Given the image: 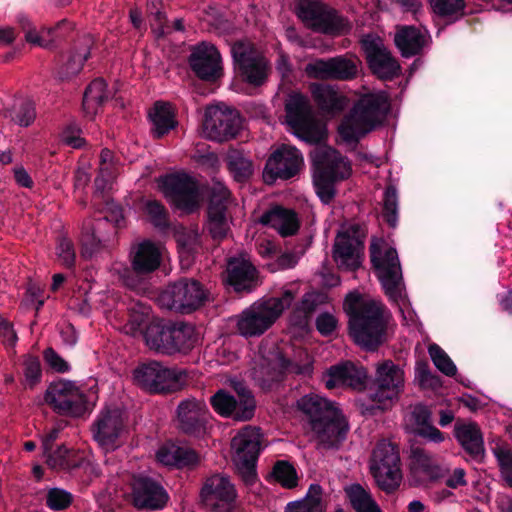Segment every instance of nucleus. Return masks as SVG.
Instances as JSON below:
<instances>
[{"label":"nucleus","mask_w":512,"mask_h":512,"mask_svg":"<svg viewBox=\"0 0 512 512\" xmlns=\"http://www.w3.org/2000/svg\"><path fill=\"white\" fill-rule=\"evenodd\" d=\"M349 317V335L367 351H375L385 342L387 320L384 306L374 300H364L357 292H350L344 300Z\"/></svg>","instance_id":"f257e3e1"},{"label":"nucleus","mask_w":512,"mask_h":512,"mask_svg":"<svg viewBox=\"0 0 512 512\" xmlns=\"http://www.w3.org/2000/svg\"><path fill=\"white\" fill-rule=\"evenodd\" d=\"M296 408L309 423L322 448L337 449L346 439L349 426L334 402L310 393L297 400Z\"/></svg>","instance_id":"f03ea898"},{"label":"nucleus","mask_w":512,"mask_h":512,"mask_svg":"<svg viewBox=\"0 0 512 512\" xmlns=\"http://www.w3.org/2000/svg\"><path fill=\"white\" fill-rule=\"evenodd\" d=\"M390 104L383 93L362 96L344 116L338 133L346 143H356L384 121Z\"/></svg>","instance_id":"7ed1b4c3"},{"label":"nucleus","mask_w":512,"mask_h":512,"mask_svg":"<svg viewBox=\"0 0 512 512\" xmlns=\"http://www.w3.org/2000/svg\"><path fill=\"white\" fill-rule=\"evenodd\" d=\"M403 369L392 360L376 365L375 377L369 392L359 400L363 414L377 415L393 406L404 390Z\"/></svg>","instance_id":"20e7f679"},{"label":"nucleus","mask_w":512,"mask_h":512,"mask_svg":"<svg viewBox=\"0 0 512 512\" xmlns=\"http://www.w3.org/2000/svg\"><path fill=\"white\" fill-rule=\"evenodd\" d=\"M311 159L316 194L324 204H329L336 195L335 183L350 177L351 163L331 147L315 148Z\"/></svg>","instance_id":"39448f33"},{"label":"nucleus","mask_w":512,"mask_h":512,"mask_svg":"<svg viewBox=\"0 0 512 512\" xmlns=\"http://www.w3.org/2000/svg\"><path fill=\"white\" fill-rule=\"evenodd\" d=\"M295 295V291L285 289L281 297H269L254 302L237 315L238 333L245 338L263 335L272 327L284 309L292 304Z\"/></svg>","instance_id":"423d86ee"},{"label":"nucleus","mask_w":512,"mask_h":512,"mask_svg":"<svg viewBox=\"0 0 512 512\" xmlns=\"http://www.w3.org/2000/svg\"><path fill=\"white\" fill-rule=\"evenodd\" d=\"M143 339L150 350L168 356L187 353L197 341L194 326L185 322L149 323Z\"/></svg>","instance_id":"0eeeda50"},{"label":"nucleus","mask_w":512,"mask_h":512,"mask_svg":"<svg viewBox=\"0 0 512 512\" xmlns=\"http://www.w3.org/2000/svg\"><path fill=\"white\" fill-rule=\"evenodd\" d=\"M231 55L236 76L251 87L264 85L270 73L267 58L248 41H236L231 45Z\"/></svg>","instance_id":"6e6552de"},{"label":"nucleus","mask_w":512,"mask_h":512,"mask_svg":"<svg viewBox=\"0 0 512 512\" xmlns=\"http://www.w3.org/2000/svg\"><path fill=\"white\" fill-rule=\"evenodd\" d=\"M400 454L396 444L382 439L374 447L369 467L377 485L385 492H394L402 481Z\"/></svg>","instance_id":"1a4fd4ad"},{"label":"nucleus","mask_w":512,"mask_h":512,"mask_svg":"<svg viewBox=\"0 0 512 512\" xmlns=\"http://www.w3.org/2000/svg\"><path fill=\"white\" fill-rule=\"evenodd\" d=\"M296 14L303 24L328 35H341L350 30L349 22L321 0H299Z\"/></svg>","instance_id":"9d476101"},{"label":"nucleus","mask_w":512,"mask_h":512,"mask_svg":"<svg viewBox=\"0 0 512 512\" xmlns=\"http://www.w3.org/2000/svg\"><path fill=\"white\" fill-rule=\"evenodd\" d=\"M370 259L386 295L397 301L401 297L402 271L396 249L383 240H374Z\"/></svg>","instance_id":"9b49d317"},{"label":"nucleus","mask_w":512,"mask_h":512,"mask_svg":"<svg viewBox=\"0 0 512 512\" xmlns=\"http://www.w3.org/2000/svg\"><path fill=\"white\" fill-rule=\"evenodd\" d=\"M262 434L260 428L247 425L233 437L231 447L233 461L243 481L252 485L256 480V462L261 451Z\"/></svg>","instance_id":"f8f14e48"},{"label":"nucleus","mask_w":512,"mask_h":512,"mask_svg":"<svg viewBox=\"0 0 512 512\" xmlns=\"http://www.w3.org/2000/svg\"><path fill=\"white\" fill-rule=\"evenodd\" d=\"M285 112L287 123L299 138L310 144L323 140L324 128L315 118L307 97L300 93L290 94L285 103Z\"/></svg>","instance_id":"ddd939ff"},{"label":"nucleus","mask_w":512,"mask_h":512,"mask_svg":"<svg viewBox=\"0 0 512 512\" xmlns=\"http://www.w3.org/2000/svg\"><path fill=\"white\" fill-rule=\"evenodd\" d=\"M126 427L124 412L116 406H106L91 425L92 438L102 450L111 452L122 445Z\"/></svg>","instance_id":"4468645a"},{"label":"nucleus","mask_w":512,"mask_h":512,"mask_svg":"<svg viewBox=\"0 0 512 512\" xmlns=\"http://www.w3.org/2000/svg\"><path fill=\"white\" fill-rule=\"evenodd\" d=\"M46 403L58 414L81 417L88 410L86 394L69 380L52 382L45 393Z\"/></svg>","instance_id":"2eb2a0df"},{"label":"nucleus","mask_w":512,"mask_h":512,"mask_svg":"<svg viewBox=\"0 0 512 512\" xmlns=\"http://www.w3.org/2000/svg\"><path fill=\"white\" fill-rule=\"evenodd\" d=\"M133 375L139 386L155 393L178 390L186 377L184 371L166 367L158 361H149L138 366Z\"/></svg>","instance_id":"dca6fc26"},{"label":"nucleus","mask_w":512,"mask_h":512,"mask_svg":"<svg viewBox=\"0 0 512 512\" xmlns=\"http://www.w3.org/2000/svg\"><path fill=\"white\" fill-rule=\"evenodd\" d=\"M207 298L200 282L183 279L169 285L159 297V304L169 310L191 313L202 306Z\"/></svg>","instance_id":"f3484780"},{"label":"nucleus","mask_w":512,"mask_h":512,"mask_svg":"<svg viewBox=\"0 0 512 512\" xmlns=\"http://www.w3.org/2000/svg\"><path fill=\"white\" fill-rule=\"evenodd\" d=\"M161 189L171 204L183 212H194L199 206L197 183L185 173L164 176Z\"/></svg>","instance_id":"a211bd4d"},{"label":"nucleus","mask_w":512,"mask_h":512,"mask_svg":"<svg viewBox=\"0 0 512 512\" xmlns=\"http://www.w3.org/2000/svg\"><path fill=\"white\" fill-rule=\"evenodd\" d=\"M230 200L229 189L222 182L215 181L211 187L206 223V228L215 241L223 240L230 230L227 218Z\"/></svg>","instance_id":"6ab92c4d"},{"label":"nucleus","mask_w":512,"mask_h":512,"mask_svg":"<svg viewBox=\"0 0 512 512\" xmlns=\"http://www.w3.org/2000/svg\"><path fill=\"white\" fill-rule=\"evenodd\" d=\"M240 129L238 113L232 109H223L219 106L208 107L203 121V135L205 138L224 142L235 138Z\"/></svg>","instance_id":"aec40b11"},{"label":"nucleus","mask_w":512,"mask_h":512,"mask_svg":"<svg viewBox=\"0 0 512 512\" xmlns=\"http://www.w3.org/2000/svg\"><path fill=\"white\" fill-rule=\"evenodd\" d=\"M360 61L354 56H336L329 59H315L305 67L310 78L348 81L357 76Z\"/></svg>","instance_id":"412c9836"},{"label":"nucleus","mask_w":512,"mask_h":512,"mask_svg":"<svg viewBox=\"0 0 512 512\" xmlns=\"http://www.w3.org/2000/svg\"><path fill=\"white\" fill-rule=\"evenodd\" d=\"M313 358L305 350L298 352V359L291 360L279 354L276 357V364L271 368L262 369L261 373L266 374L259 377L260 386L264 390H271L276 384L283 380L285 373L310 377L313 373Z\"/></svg>","instance_id":"4be33fe9"},{"label":"nucleus","mask_w":512,"mask_h":512,"mask_svg":"<svg viewBox=\"0 0 512 512\" xmlns=\"http://www.w3.org/2000/svg\"><path fill=\"white\" fill-rule=\"evenodd\" d=\"M303 166L300 151L292 146L283 145L268 158L264 168V179L268 183L276 179L288 180L297 175Z\"/></svg>","instance_id":"5701e85b"},{"label":"nucleus","mask_w":512,"mask_h":512,"mask_svg":"<svg viewBox=\"0 0 512 512\" xmlns=\"http://www.w3.org/2000/svg\"><path fill=\"white\" fill-rule=\"evenodd\" d=\"M237 493L230 479L221 474L207 478L201 490L204 506L212 512H230Z\"/></svg>","instance_id":"b1692460"},{"label":"nucleus","mask_w":512,"mask_h":512,"mask_svg":"<svg viewBox=\"0 0 512 512\" xmlns=\"http://www.w3.org/2000/svg\"><path fill=\"white\" fill-rule=\"evenodd\" d=\"M177 419L179 429L194 437L206 434L210 413L204 400L187 398L177 406Z\"/></svg>","instance_id":"393cba45"},{"label":"nucleus","mask_w":512,"mask_h":512,"mask_svg":"<svg viewBox=\"0 0 512 512\" xmlns=\"http://www.w3.org/2000/svg\"><path fill=\"white\" fill-rule=\"evenodd\" d=\"M369 68L379 79L391 80L400 73V65L379 38L362 41Z\"/></svg>","instance_id":"a878e982"},{"label":"nucleus","mask_w":512,"mask_h":512,"mask_svg":"<svg viewBox=\"0 0 512 512\" xmlns=\"http://www.w3.org/2000/svg\"><path fill=\"white\" fill-rule=\"evenodd\" d=\"M188 63L201 80L213 82L222 76L221 56L212 44L202 42L196 45L192 49Z\"/></svg>","instance_id":"bb28decb"},{"label":"nucleus","mask_w":512,"mask_h":512,"mask_svg":"<svg viewBox=\"0 0 512 512\" xmlns=\"http://www.w3.org/2000/svg\"><path fill=\"white\" fill-rule=\"evenodd\" d=\"M131 485L133 504L140 510H160L169 499L164 487L150 477H134Z\"/></svg>","instance_id":"cd10ccee"},{"label":"nucleus","mask_w":512,"mask_h":512,"mask_svg":"<svg viewBox=\"0 0 512 512\" xmlns=\"http://www.w3.org/2000/svg\"><path fill=\"white\" fill-rule=\"evenodd\" d=\"M362 242L348 230L339 232L333 245V259L340 269L356 270L360 264Z\"/></svg>","instance_id":"c85d7f7f"},{"label":"nucleus","mask_w":512,"mask_h":512,"mask_svg":"<svg viewBox=\"0 0 512 512\" xmlns=\"http://www.w3.org/2000/svg\"><path fill=\"white\" fill-rule=\"evenodd\" d=\"M367 379V371L361 366H356L350 361L331 366L325 375V386L327 389H334L340 386H347L361 390L364 388Z\"/></svg>","instance_id":"c756f323"},{"label":"nucleus","mask_w":512,"mask_h":512,"mask_svg":"<svg viewBox=\"0 0 512 512\" xmlns=\"http://www.w3.org/2000/svg\"><path fill=\"white\" fill-rule=\"evenodd\" d=\"M132 270L140 276L156 271L162 261V252L159 245L150 240H143L132 246L130 251Z\"/></svg>","instance_id":"7c9ffc66"},{"label":"nucleus","mask_w":512,"mask_h":512,"mask_svg":"<svg viewBox=\"0 0 512 512\" xmlns=\"http://www.w3.org/2000/svg\"><path fill=\"white\" fill-rule=\"evenodd\" d=\"M19 23L25 31V39L27 42L44 48L51 47L54 42L63 39L74 29L73 24L66 19H62L53 27L43 28L40 33L32 29V24L27 17H20Z\"/></svg>","instance_id":"2f4dec72"},{"label":"nucleus","mask_w":512,"mask_h":512,"mask_svg":"<svg viewBox=\"0 0 512 512\" xmlns=\"http://www.w3.org/2000/svg\"><path fill=\"white\" fill-rule=\"evenodd\" d=\"M259 223L275 229L282 237L293 236L300 228L297 213L280 205H275L265 211L260 216Z\"/></svg>","instance_id":"473e14b6"},{"label":"nucleus","mask_w":512,"mask_h":512,"mask_svg":"<svg viewBox=\"0 0 512 512\" xmlns=\"http://www.w3.org/2000/svg\"><path fill=\"white\" fill-rule=\"evenodd\" d=\"M448 472L447 467L440 466L424 449L416 447L411 451V474L419 483L435 482L443 479Z\"/></svg>","instance_id":"72a5a7b5"},{"label":"nucleus","mask_w":512,"mask_h":512,"mask_svg":"<svg viewBox=\"0 0 512 512\" xmlns=\"http://www.w3.org/2000/svg\"><path fill=\"white\" fill-rule=\"evenodd\" d=\"M310 92L317 107L327 114L340 113L348 104V98L332 85L313 83Z\"/></svg>","instance_id":"f704fd0d"},{"label":"nucleus","mask_w":512,"mask_h":512,"mask_svg":"<svg viewBox=\"0 0 512 512\" xmlns=\"http://www.w3.org/2000/svg\"><path fill=\"white\" fill-rule=\"evenodd\" d=\"M256 269L243 258H231L227 264V281L236 292H250L255 287Z\"/></svg>","instance_id":"c9c22d12"},{"label":"nucleus","mask_w":512,"mask_h":512,"mask_svg":"<svg viewBox=\"0 0 512 512\" xmlns=\"http://www.w3.org/2000/svg\"><path fill=\"white\" fill-rule=\"evenodd\" d=\"M428 32L415 26H401L394 37L396 47L403 57L409 58L421 53L429 42Z\"/></svg>","instance_id":"e433bc0d"},{"label":"nucleus","mask_w":512,"mask_h":512,"mask_svg":"<svg viewBox=\"0 0 512 512\" xmlns=\"http://www.w3.org/2000/svg\"><path fill=\"white\" fill-rule=\"evenodd\" d=\"M123 221V213L120 207H115L111 211V215L104 216L95 221V225L91 234H85L82 238V255L85 258L97 256L106 247V240L100 238L98 233L101 227L107 222H113L115 226H119Z\"/></svg>","instance_id":"4c0bfd02"},{"label":"nucleus","mask_w":512,"mask_h":512,"mask_svg":"<svg viewBox=\"0 0 512 512\" xmlns=\"http://www.w3.org/2000/svg\"><path fill=\"white\" fill-rule=\"evenodd\" d=\"M410 422L415 435L433 443L444 441V434L432 425V413L427 406L423 404L413 406L410 412Z\"/></svg>","instance_id":"58836bf2"},{"label":"nucleus","mask_w":512,"mask_h":512,"mask_svg":"<svg viewBox=\"0 0 512 512\" xmlns=\"http://www.w3.org/2000/svg\"><path fill=\"white\" fill-rule=\"evenodd\" d=\"M90 44V39L84 38L79 46H76L62 57L57 70V77L60 80H69L82 70L85 61L90 55Z\"/></svg>","instance_id":"ea45409f"},{"label":"nucleus","mask_w":512,"mask_h":512,"mask_svg":"<svg viewBox=\"0 0 512 512\" xmlns=\"http://www.w3.org/2000/svg\"><path fill=\"white\" fill-rule=\"evenodd\" d=\"M156 457L160 463L177 468L192 466L198 462V455L194 450L175 444L160 447Z\"/></svg>","instance_id":"a19ab883"},{"label":"nucleus","mask_w":512,"mask_h":512,"mask_svg":"<svg viewBox=\"0 0 512 512\" xmlns=\"http://www.w3.org/2000/svg\"><path fill=\"white\" fill-rule=\"evenodd\" d=\"M454 435L463 449L471 456L479 457L484 453L483 436L477 424H456Z\"/></svg>","instance_id":"79ce46f5"},{"label":"nucleus","mask_w":512,"mask_h":512,"mask_svg":"<svg viewBox=\"0 0 512 512\" xmlns=\"http://www.w3.org/2000/svg\"><path fill=\"white\" fill-rule=\"evenodd\" d=\"M152 122V134L155 138H161L177 125L175 114L171 104L158 101L149 112Z\"/></svg>","instance_id":"37998d69"},{"label":"nucleus","mask_w":512,"mask_h":512,"mask_svg":"<svg viewBox=\"0 0 512 512\" xmlns=\"http://www.w3.org/2000/svg\"><path fill=\"white\" fill-rule=\"evenodd\" d=\"M323 495L321 485L312 483L302 499L287 503L284 512H325L326 503Z\"/></svg>","instance_id":"c03bdc74"},{"label":"nucleus","mask_w":512,"mask_h":512,"mask_svg":"<svg viewBox=\"0 0 512 512\" xmlns=\"http://www.w3.org/2000/svg\"><path fill=\"white\" fill-rule=\"evenodd\" d=\"M108 97L106 82L100 78L93 80L85 89L83 96V110L86 116L92 119Z\"/></svg>","instance_id":"a18cd8bd"},{"label":"nucleus","mask_w":512,"mask_h":512,"mask_svg":"<svg viewBox=\"0 0 512 512\" xmlns=\"http://www.w3.org/2000/svg\"><path fill=\"white\" fill-rule=\"evenodd\" d=\"M2 114L22 127L30 126L36 118L35 105L29 99L15 101L12 108L3 110Z\"/></svg>","instance_id":"49530a36"},{"label":"nucleus","mask_w":512,"mask_h":512,"mask_svg":"<svg viewBox=\"0 0 512 512\" xmlns=\"http://www.w3.org/2000/svg\"><path fill=\"white\" fill-rule=\"evenodd\" d=\"M228 169L238 182L246 181L253 174L252 161L237 149L229 150L227 154Z\"/></svg>","instance_id":"de8ad7c7"},{"label":"nucleus","mask_w":512,"mask_h":512,"mask_svg":"<svg viewBox=\"0 0 512 512\" xmlns=\"http://www.w3.org/2000/svg\"><path fill=\"white\" fill-rule=\"evenodd\" d=\"M356 512H382L379 505L361 485L353 484L345 489Z\"/></svg>","instance_id":"09e8293b"},{"label":"nucleus","mask_w":512,"mask_h":512,"mask_svg":"<svg viewBox=\"0 0 512 512\" xmlns=\"http://www.w3.org/2000/svg\"><path fill=\"white\" fill-rule=\"evenodd\" d=\"M150 307L142 302L135 303L129 309V319L124 325V332L133 337L142 335L144 333V326L146 325L149 315Z\"/></svg>","instance_id":"8fccbe9b"},{"label":"nucleus","mask_w":512,"mask_h":512,"mask_svg":"<svg viewBox=\"0 0 512 512\" xmlns=\"http://www.w3.org/2000/svg\"><path fill=\"white\" fill-rule=\"evenodd\" d=\"M210 404L214 411L222 417H231L236 421H243L237 418L240 410L239 401L225 390H218L210 398Z\"/></svg>","instance_id":"3c124183"},{"label":"nucleus","mask_w":512,"mask_h":512,"mask_svg":"<svg viewBox=\"0 0 512 512\" xmlns=\"http://www.w3.org/2000/svg\"><path fill=\"white\" fill-rule=\"evenodd\" d=\"M234 391L238 396L240 410L237 418L242 420H251L255 414L256 401L251 391L243 382L237 381L233 384Z\"/></svg>","instance_id":"603ef678"},{"label":"nucleus","mask_w":512,"mask_h":512,"mask_svg":"<svg viewBox=\"0 0 512 512\" xmlns=\"http://www.w3.org/2000/svg\"><path fill=\"white\" fill-rule=\"evenodd\" d=\"M382 216L390 227H396L398 223V194L392 185L387 186L384 191Z\"/></svg>","instance_id":"864d4df0"},{"label":"nucleus","mask_w":512,"mask_h":512,"mask_svg":"<svg viewBox=\"0 0 512 512\" xmlns=\"http://www.w3.org/2000/svg\"><path fill=\"white\" fill-rule=\"evenodd\" d=\"M181 258H189L200 247V235L196 229H183L176 235Z\"/></svg>","instance_id":"5fc2aeb1"},{"label":"nucleus","mask_w":512,"mask_h":512,"mask_svg":"<svg viewBox=\"0 0 512 512\" xmlns=\"http://www.w3.org/2000/svg\"><path fill=\"white\" fill-rule=\"evenodd\" d=\"M433 11L445 18L457 19L463 14L464 0H429Z\"/></svg>","instance_id":"6e6d98bb"},{"label":"nucleus","mask_w":512,"mask_h":512,"mask_svg":"<svg viewBox=\"0 0 512 512\" xmlns=\"http://www.w3.org/2000/svg\"><path fill=\"white\" fill-rule=\"evenodd\" d=\"M429 355L434 365L446 376L452 377L457 368L447 353L437 344H431L428 348Z\"/></svg>","instance_id":"4d7b16f0"},{"label":"nucleus","mask_w":512,"mask_h":512,"mask_svg":"<svg viewBox=\"0 0 512 512\" xmlns=\"http://www.w3.org/2000/svg\"><path fill=\"white\" fill-rule=\"evenodd\" d=\"M144 210L154 227L165 229L169 226L168 212L161 202L148 200L145 203Z\"/></svg>","instance_id":"13d9d810"},{"label":"nucleus","mask_w":512,"mask_h":512,"mask_svg":"<svg viewBox=\"0 0 512 512\" xmlns=\"http://www.w3.org/2000/svg\"><path fill=\"white\" fill-rule=\"evenodd\" d=\"M273 475L277 482L287 489L297 486L298 477L295 468L287 461H278L273 467Z\"/></svg>","instance_id":"bf43d9fd"},{"label":"nucleus","mask_w":512,"mask_h":512,"mask_svg":"<svg viewBox=\"0 0 512 512\" xmlns=\"http://www.w3.org/2000/svg\"><path fill=\"white\" fill-rule=\"evenodd\" d=\"M23 373L25 377V386L32 389L41 382L42 368L38 357L27 355L23 362Z\"/></svg>","instance_id":"052dcab7"},{"label":"nucleus","mask_w":512,"mask_h":512,"mask_svg":"<svg viewBox=\"0 0 512 512\" xmlns=\"http://www.w3.org/2000/svg\"><path fill=\"white\" fill-rule=\"evenodd\" d=\"M46 454L47 464L53 469L70 470L78 466V464L71 461V452L64 446Z\"/></svg>","instance_id":"680f3d73"},{"label":"nucleus","mask_w":512,"mask_h":512,"mask_svg":"<svg viewBox=\"0 0 512 512\" xmlns=\"http://www.w3.org/2000/svg\"><path fill=\"white\" fill-rule=\"evenodd\" d=\"M73 496L61 488H51L46 497V504L53 510H64L72 503Z\"/></svg>","instance_id":"e2e57ef3"},{"label":"nucleus","mask_w":512,"mask_h":512,"mask_svg":"<svg viewBox=\"0 0 512 512\" xmlns=\"http://www.w3.org/2000/svg\"><path fill=\"white\" fill-rule=\"evenodd\" d=\"M56 253L58 259L65 267L71 268L74 266L75 250L71 240L67 238H61L58 242Z\"/></svg>","instance_id":"0e129e2a"},{"label":"nucleus","mask_w":512,"mask_h":512,"mask_svg":"<svg viewBox=\"0 0 512 512\" xmlns=\"http://www.w3.org/2000/svg\"><path fill=\"white\" fill-rule=\"evenodd\" d=\"M494 454L505 480L512 487V453L505 448L497 447L494 449Z\"/></svg>","instance_id":"69168bd1"},{"label":"nucleus","mask_w":512,"mask_h":512,"mask_svg":"<svg viewBox=\"0 0 512 512\" xmlns=\"http://www.w3.org/2000/svg\"><path fill=\"white\" fill-rule=\"evenodd\" d=\"M43 357L48 366L57 373L70 371V365L53 348H46Z\"/></svg>","instance_id":"338daca9"},{"label":"nucleus","mask_w":512,"mask_h":512,"mask_svg":"<svg viewBox=\"0 0 512 512\" xmlns=\"http://www.w3.org/2000/svg\"><path fill=\"white\" fill-rule=\"evenodd\" d=\"M80 133L76 124H70L63 130L61 139L66 145L78 149L85 144V139L81 137Z\"/></svg>","instance_id":"774afa93"}]
</instances>
